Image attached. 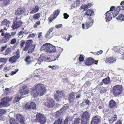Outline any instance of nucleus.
Listing matches in <instances>:
<instances>
[{
  "mask_svg": "<svg viewBox=\"0 0 124 124\" xmlns=\"http://www.w3.org/2000/svg\"><path fill=\"white\" fill-rule=\"evenodd\" d=\"M46 89L44 85L41 84L35 85L32 88L31 95L34 97H37L38 95L43 96L46 93Z\"/></svg>",
  "mask_w": 124,
  "mask_h": 124,
  "instance_id": "f257e3e1",
  "label": "nucleus"
},
{
  "mask_svg": "<svg viewBox=\"0 0 124 124\" xmlns=\"http://www.w3.org/2000/svg\"><path fill=\"white\" fill-rule=\"evenodd\" d=\"M40 50H45L46 52H49L50 53L55 51V46L49 43L44 44Z\"/></svg>",
  "mask_w": 124,
  "mask_h": 124,
  "instance_id": "f03ea898",
  "label": "nucleus"
},
{
  "mask_svg": "<svg viewBox=\"0 0 124 124\" xmlns=\"http://www.w3.org/2000/svg\"><path fill=\"white\" fill-rule=\"evenodd\" d=\"M90 113L87 111L84 112L82 114L81 118V123L82 124H87L88 120L90 118Z\"/></svg>",
  "mask_w": 124,
  "mask_h": 124,
  "instance_id": "7ed1b4c3",
  "label": "nucleus"
},
{
  "mask_svg": "<svg viewBox=\"0 0 124 124\" xmlns=\"http://www.w3.org/2000/svg\"><path fill=\"white\" fill-rule=\"evenodd\" d=\"M21 18L16 17L14 18L12 28L13 29H16L21 26L23 23L21 21Z\"/></svg>",
  "mask_w": 124,
  "mask_h": 124,
  "instance_id": "20e7f679",
  "label": "nucleus"
},
{
  "mask_svg": "<svg viewBox=\"0 0 124 124\" xmlns=\"http://www.w3.org/2000/svg\"><path fill=\"white\" fill-rule=\"evenodd\" d=\"M123 87L121 85H117L113 87L112 92L115 96H117L122 93Z\"/></svg>",
  "mask_w": 124,
  "mask_h": 124,
  "instance_id": "39448f33",
  "label": "nucleus"
},
{
  "mask_svg": "<svg viewBox=\"0 0 124 124\" xmlns=\"http://www.w3.org/2000/svg\"><path fill=\"white\" fill-rule=\"evenodd\" d=\"M29 93V91L26 86L23 85V86L22 89L19 91L18 93V95L20 94L22 97H24L23 95L28 94Z\"/></svg>",
  "mask_w": 124,
  "mask_h": 124,
  "instance_id": "423d86ee",
  "label": "nucleus"
},
{
  "mask_svg": "<svg viewBox=\"0 0 124 124\" xmlns=\"http://www.w3.org/2000/svg\"><path fill=\"white\" fill-rule=\"evenodd\" d=\"M36 120L41 124H43L46 122V118L43 115L38 114L36 115Z\"/></svg>",
  "mask_w": 124,
  "mask_h": 124,
  "instance_id": "0eeeda50",
  "label": "nucleus"
},
{
  "mask_svg": "<svg viewBox=\"0 0 124 124\" xmlns=\"http://www.w3.org/2000/svg\"><path fill=\"white\" fill-rule=\"evenodd\" d=\"M55 103V102L53 99L48 98L46 101L45 105L48 107L51 108L54 106Z\"/></svg>",
  "mask_w": 124,
  "mask_h": 124,
  "instance_id": "6e6552de",
  "label": "nucleus"
},
{
  "mask_svg": "<svg viewBox=\"0 0 124 124\" xmlns=\"http://www.w3.org/2000/svg\"><path fill=\"white\" fill-rule=\"evenodd\" d=\"M32 40H29L26 42L25 47L24 48L23 50L26 51L28 50V48H31L32 49L34 48L35 46L32 44Z\"/></svg>",
  "mask_w": 124,
  "mask_h": 124,
  "instance_id": "1a4fd4ad",
  "label": "nucleus"
},
{
  "mask_svg": "<svg viewBox=\"0 0 124 124\" xmlns=\"http://www.w3.org/2000/svg\"><path fill=\"white\" fill-rule=\"evenodd\" d=\"M98 61H95L94 60L90 58L86 59L85 61V63L86 65L90 66L93 64L94 63L95 64H97Z\"/></svg>",
  "mask_w": 124,
  "mask_h": 124,
  "instance_id": "9d476101",
  "label": "nucleus"
},
{
  "mask_svg": "<svg viewBox=\"0 0 124 124\" xmlns=\"http://www.w3.org/2000/svg\"><path fill=\"white\" fill-rule=\"evenodd\" d=\"M65 94L63 91H56V93L55 94L54 98L57 101H60L61 98L62 96H64Z\"/></svg>",
  "mask_w": 124,
  "mask_h": 124,
  "instance_id": "9b49d317",
  "label": "nucleus"
},
{
  "mask_svg": "<svg viewBox=\"0 0 124 124\" xmlns=\"http://www.w3.org/2000/svg\"><path fill=\"white\" fill-rule=\"evenodd\" d=\"M66 107H64L61 108L60 110L57 111L54 113V115L56 118H60L65 112Z\"/></svg>",
  "mask_w": 124,
  "mask_h": 124,
  "instance_id": "f8f14e48",
  "label": "nucleus"
},
{
  "mask_svg": "<svg viewBox=\"0 0 124 124\" xmlns=\"http://www.w3.org/2000/svg\"><path fill=\"white\" fill-rule=\"evenodd\" d=\"M60 13V11L58 10H55L53 13V14L51 15L48 18L49 22L50 23L52 22L53 20L56 18Z\"/></svg>",
  "mask_w": 124,
  "mask_h": 124,
  "instance_id": "ddd939ff",
  "label": "nucleus"
},
{
  "mask_svg": "<svg viewBox=\"0 0 124 124\" xmlns=\"http://www.w3.org/2000/svg\"><path fill=\"white\" fill-rule=\"evenodd\" d=\"M25 108L27 109L30 110L36 109V105L34 102H31L30 103H27L25 105Z\"/></svg>",
  "mask_w": 124,
  "mask_h": 124,
  "instance_id": "4468645a",
  "label": "nucleus"
},
{
  "mask_svg": "<svg viewBox=\"0 0 124 124\" xmlns=\"http://www.w3.org/2000/svg\"><path fill=\"white\" fill-rule=\"evenodd\" d=\"M12 99L9 98L8 97H4L1 99V101L5 106H7L9 105V102Z\"/></svg>",
  "mask_w": 124,
  "mask_h": 124,
  "instance_id": "2eb2a0df",
  "label": "nucleus"
},
{
  "mask_svg": "<svg viewBox=\"0 0 124 124\" xmlns=\"http://www.w3.org/2000/svg\"><path fill=\"white\" fill-rule=\"evenodd\" d=\"M100 121V117L97 116L92 118L91 123L92 124H97L99 123Z\"/></svg>",
  "mask_w": 124,
  "mask_h": 124,
  "instance_id": "dca6fc26",
  "label": "nucleus"
},
{
  "mask_svg": "<svg viewBox=\"0 0 124 124\" xmlns=\"http://www.w3.org/2000/svg\"><path fill=\"white\" fill-rule=\"evenodd\" d=\"M16 118L17 120L20 122L21 124H24V121L23 118V117L22 115L20 114H17L16 116Z\"/></svg>",
  "mask_w": 124,
  "mask_h": 124,
  "instance_id": "f3484780",
  "label": "nucleus"
},
{
  "mask_svg": "<svg viewBox=\"0 0 124 124\" xmlns=\"http://www.w3.org/2000/svg\"><path fill=\"white\" fill-rule=\"evenodd\" d=\"M93 20L91 18H90L88 20H87L85 24L86 26L87 29L89 28L90 27L92 26L93 23Z\"/></svg>",
  "mask_w": 124,
  "mask_h": 124,
  "instance_id": "a211bd4d",
  "label": "nucleus"
},
{
  "mask_svg": "<svg viewBox=\"0 0 124 124\" xmlns=\"http://www.w3.org/2000/svg\"><path fill=\"white\" fill-rule=\"evenodd\" d=\"M105 18L106 19V21L107 22L111 20V14L110 13L109 11L107 12L106 13Z\"/></svg>",
  "mask_w": 124,
  "mask_h": 124,
  "instance_id": "6ab92c4d",
  "label": "nucleus"
},
{
  "mask_svg": "<svg viewBox=\"0 0 124 124\" xmlns=\"http://www.w3.org/2000/svg\"><path fill=\"white\" fill-rule=\"evenodd\" d=\"M10 22L7 20L5 19L1 23V25L3 27H8Z\"/></svg>",
  "mask_w": 124,
  "mask_h": 124,
  "instance_id": "aec40b11",
  "label": "nucleus"
},
{
  "mask_svg": "<svg viewBox=\"0 0 124 124\" xmlns=\"http://www.w3.org/2000/svg\"><path fill=\"white\" fill-rule=\"evenodd\" d=\"M75 94L74 93H72L70 94L69 97V99L70 102H71L75 100L76 98L74 96Z\"/></svg>",
  "mask_w": 124,
  "mask_h": 124,
  "instance_id": "412c9836",
  "label": "nucleus"
},
{
  "mask_svg": "<svg viewBox=\"0 0 124 124\" xmlns=\"http://www.w3.org/2000/svg\"><path fill=\"white\" fill-rule=\"evenodd\" d=\"M116 102L113 100L110 101L109 103V107L111 108H114L116 107Z\"/></svg>",
  "mask_w": 124,
  "mask_h": 124,
  "instance_id": "4be33fe9",
  "label": "nucleus"
},
{
  "mask_svg": "<svg viewBox=\"0 0 124 124\" xmlns=\"http://www.w3.org/2000/svg\"><path fill=\"white\" fill-rule=\"evenodd\" d=\"M24 12V10L23 8H19L17 9L15 14L17 15H19L23 14Z\"/></svg>",
  "mask_w": 124,
  "mask_h": 124,
  "instance_id": "5701e85b",
  "label": "nucleus"
},
{
  "mask_svg": "<svg viewBox=\"0 0 124 124\" xmlns=\"http://www.w3.org/2000/svg\"><path fill=\"white\" fill-rule=\"evenodd\" d=\"M116 59L113 57H108L106 61V62L107 63H112L113 62L116 61Z\"/></svg>",
  "mask_w": 124,
  "mask_h": 124,
  "instance_id": "b1692460",
  "label": "nucleus"
},
{
  "mask_svg": "<svg viewBox=\"0 0 124 124\" xmlns=\"http://www.w3.org/2000/svg\"><path fill=\"white\" fill-rule=\"evenodd\" d=\"M102 81L103 84L106 85L108 84L111 82L110 78L109 77L103 79Z\"/></svg>",
  "mask_w": 124,
  "mask_h": 124,
  "instance_id": "393cba45",
  "label": "nucleus"
},
{
  "mask_svg": "<svg viewBox=\"0 0 124 124\" xmlns=\"http://www.w3.org/2000/svg\"><path fill=\"white\" fill-rule=\"evenodd\" d=\"M117 118V116L116 115L112 117L109 120V123L112 124L115 122Z\"/></svg>",
  "mask_w": 124,
  "mask_h": 124,
  "instance_id": "a878e982",
  "label": "nucleus"
},
{
  "mask_svg": "<svg viewBox=\"0 0 124 124\" xmlns=\"http://www.w3.org/2000/svg\"><path fill=\"white\" fill-rule=\"evenodd\" d=\"M18 59L16 56H14L9 59V61L10 62L13 63L16 62Z\"/></svg>",
  "mask_w": 124,
  "mask_h": 124,
  "instance_id": "bb28decb",
  "label": "nucleus"
},
{
  "mask_svg": "<svg viewBox=\"0 0 124 124\" xmlns=\"http://www.w3.org/2000/svg\"><path fill=\"white\" fill-rule=\"evenodd\" d=\"M39 8L38 6H36L35 8L31 10L30 12V13L34 14L38 12L39 10Z\"/></svg>",
  "mask_w": 124,
  "mask_h": 124,
  "instance_id": "cd10ccee",
  "label": "nucleus"
},
{
  "mask_svg": "<svg viewBox=\"0 0 124 124\" xmlns=\"http://www.w3.org/2000/svg\"><path fill=\"white\" fill-rule=\"evenodd\" d=\"M31 57L30 56H27L25 60L26 62V64L28 65L31 63L32 61L30 60Z\"/></svg>",
  "mask_w": 124,
  "mask_h": 124,
  "instance_id": "c85d7f7f",
  "label": "nucleus"
},
{
  "mask_svg": "<svg viewBox=\"0 0 124 124\" xmlns=\"http://www.w3.org/2000/svg\"><path fill=\"white\" fill-rule=\"evenodd\" d=\"M6 111L4 109H0V120H2V115L6 113Z\"/></svg>",
  "mask_w": 124,
  "mask_h": 124,
  "instance_id": "c756f323",
  "label": "nucleus"
},
{
  "mask_svg": "<svg viewBox=\"0 0 124 124\" xmlns=\"http://www.w3.org/2000/svg\"><path fill=\"white\" fill-rule=\"evenodd\" d=\"M12 37L10 35V33H6L5 36V39L6 40V42H7Z\"/></svg>",
  "mask_w": 124,
  "mask_h": 124,
  "instance_id": "7c9ffc66",
  "label": "nucleus"
},
{
  "mask_svg": "<svg viewBox=\"0 0 124 124\" xmlns=\"http://www.w3.org/2000/svg\"><path fill=\"white\" fill-rule=\"evenodd\" d=\"M22 98V97L21 96L20 94L18 95L17 93V95L15 97V99L14 101V102H18Z\"/></svg>",
  "mask_w": 124,
  "mask_h": 124,
  "instance_id": "2f4dec72",
  "label": "nucleus"
},
{
  "mask_svg": "<svg viewBox=\"0 0 124 124\" xmlns=\"http://www.w3.org/2000/svg\"><path fill=\"white\" fill-rule=\"evenodd\" d=\"M94 13L93 11L92 10L89 9L86 12V14L88 16H90L92 14Z\"/></svg>",
  "mask_w": 124,
  "mask_h": 124,
  "instance_id": "473e14b6",
  "label": "nucleus"
},
{
  "mask_svg": "<svg viewBox=\"0 0 124 124\" xmlns=\"http://www.w3.org/2000/svg\"><path fill=\"white\" fill-rule=\"evenodd\" d=\"M62 122V119L59 118L57 120L55 121L53 124H61Z\"/></svg>",
  "mask_w": 124,
  "mask_h": 124,
  "instance_id": "72a5a7b5",
  "label": "nucleus"
},
{
  "mask_svg": "<svg viewBox=\"0 0 124 124\" xmlns=\"http://www.w3.org/2000/svg\"><path fill=\"white\" fill-rule=\"evenodd\" d=\"M40 13H37L33 16V18L34 19L36 20L40 17Z\"/></svg>",
  "mask_w": 124,
  "mask_h": 124,
  "instance_id": "f704fd0d",
  "label": "nucleus"
},
{
  "mask_svg": "<svg viewBox=\"0 0 124 124\" xmlns=\"http://www.w3.org/2000/svg\"><path fill=\"white\" fill-rule=\"evenodd\" d=\"M11 48H10L8 47L5 50V52L4 54L6 55H8L11 53Z\"/></svg>",
  "mask_w": 124,
  "mask_h": 124,
  "instance_id": "c9c22d12",
  "label": "nucleus"
},
{
  "mask_svg": "<svg viewBox=\"0 0 124 124\" xmlns=\"http://www.w3.org/2000/svg\"><path fill=\"white\" fill-rule=\"evenodd\" d=\"M80 121V118H76L73 122V124H78Z\"/></svg>",
  "mask_w": 124,
  "mask_h": 124,
  "instance_id": "e433bc0d",
  "label": "nucleus"
},
{
  "mask_svg": "<svg viewBox=\"0 0 124 124\" xmlns=\"http://www.w3.org/2000/svg\"><path fill=\"white\" fill-rule=\"evenodd\" d=\"M44 57L43 56H40L38 59V63L39 64H40L44 61Z\"/></svg>",
  "mask_w": 124,
  "mask_h": 124,
  "instance_id": "4c0bfd02",
  "label": "nucleus"
},
{
  "mask_svg": "<svg viewBox=\"0 0 124 124\" xmlns=\"http://www.w3.org/2000/svg\"><path fill=\"white\" fill-rule=\"evenodd\" d=\"M10 2L9 0H7L3 1V5L4 6H7L9 4Z\"/></svg>",
  "mask_w": 124,
  "mask_h": 124,
  "instance_id": "58836bf2",
  "label": "nucleus"
},
{
  "mask_svg": "<svg viewBox=\"0 0 124 124\" xmlns=\"http://www.w3.org/2000/svg\"><path fill=\"white\" fill-rule=\"evenodd\" d=\"M116 19L118 20H120L122 21L124 20V17L123 15L122 14L120 15L118 17L116 18Z\"/></svg>",
  "mask_w": 124,
  "mask_h": 124,
  "instance_id": "ea45409f",
  "label": "nucleus"
},
{
  "mask_svg": "<svg viewBox=\"0 0 124 124\" xmlns=\"http://www.w3.org/2000/svg\"><path fill=\"white\" fill-rule=\"evenodd\" d=\"M16 56L18 59L20 57V51L18 50L16 52V55H14Z\"/></svg>",
  "mask_w": 124,
  "mask_h": 124,
  "instance_id": "a19ab883",
  "label": "nucleus"
},
{
  "mask_svg": "<svg viewBox=\"0 0 124 124\" xmlns=\"http://www.w3.org/2000/svg\"><path fill=\"white\" fill-rule=\"evenodd\" d=\"M70 117H67L64 121V124H68V121L70 120Z\"/></svg>",
  "mask_w": 124,
  "mask_h": 124,
  "instance_id": "79ce46f5",
  "label": "nucleus"
},
{
  "mask_svg": "<svg viewBox=\"0 0 124 124\" xmlns=\"http://www.w3.org/2000/svg\"><path fill=\"white\" fill-rule=\"evenodd\" d=\"M118 13V11L116 10L113 13V16L114 17L116 16Z\"/></svg>",
  "mask_w": 124,
  "mask_h": 124,
  "instance_id": "37998d69",
  "label": "nucleus"
},
{
  "mask_svg": "<svg viewBox=\"0 0 124 124\" xmlns=\"http://www.w3.org/2000/svg\"><path fill=\"white\" fill-rule=\"evenodd\" d=\"M23 33L22 31H20L18 34L19 37L22 38L23 37Z\"/></svg>",
  "mask_w": 124,
  "mask_h": 124,
  "instance_id": "c03bdc74",
  "label": "nucleus"
},
{
  "mask_svg": "<svg viewBox=\"0 0 124 124\" xmlns=\"http://www.w3.org/2000/svg\"><path fill=\"white\" fill-rule=\"evenodd\" d=\"M25 43V41L24 40H22L20 42V45L21 47H23Z\"/></svg>",
  "mask_w": 124,
  "mask_h": 124,
  "instance_id": "a18cd8bd",
  "label": "nucleus"
},
{
  "mask_svg": "<svg viewBox=\"0 0 124 124\" xmlns=\"http://www.w3.org/2000/svg\"><path fill=\"white\" fill-rule=\"evenodd\" d=\"M107 91V89L106 88H104L102 89L100 91L101 93H104L106 92Z\"/></svg>",
  "mask_w": 124,
  "mask_h": 124,
  "instance_id": "49530a36",
  "label": "nucleus"
},
{
  "mask_svg": "<svg viewBox=\"0 0 124 124\" xmlns=\"http://www.w3.org/2000/svg\"><path fill=\"white\" fill-rule=\"evenodd\" d=\"M7 45H6L4 46H3L1 47L0 49L1 52H2L7 47Z\"/></svg>",
  "mask_w": 124,
  "mask_h": 124,
  "instance_id": "de8ad7c7",
  "label": "nucleus"
},
{
  "mask_svg": "<svg viewBox=\"0 0 124 124\" xmlns=\"http://www.w3.org/2000/svg\"><path fill=\"white\" fill-rule=\"evenodd\" d=\"M10 124H18V123L15 122L14 119H11L10 120Z\"/></svg>",
  "mask_w": 124,
  "mask_h": 124,
  "instance_id": "09e8293b",
  "label": "nucleus"
},
{
  "mask_svg": "<svg viewBox=\"0 0 124 124\" xmlns=\"http://www.w3.org/2000/svg\"><path fill=\"white\" fill-rule=\"evenodd\" d=\"M34 48L32 49L31 48H28V50H29L28 51V53L29 54H31L32 52L34 50Z\"/></svg>",
  "mask_w": 124,
  "mask_h": 124,
  "instance_id": "8fccbe9b",
  "label": "nucleus"
},
{
  "mask_svg": "<svg viewBox=\"0 0 124 124\" xmlns=\"http://www.w3.org/2000/svg\"><path fill=\"white\" fill-rule=\"evenodd\" d=\"M92 5V4L91 3H88L87 5L85 6L84 9H85L86 8H89Z\"/></svg>",
  "mask_w": 124,
  "mask_h": 124,
  "instance_id": "3c124183",
  "label": "nucleus"
},
{
  "mask_svg": "<svg viewBox=\"0 0 124 124\" xmlns=\"http://www.w3.org/2000/svg\"><path fill=\"white\" fill-rule=\"evenodd\" d=\"M84 58L83 57V56L80 55L79 57V60L80 62L83 61L84 60Z\"/></svg>",
  "mask_w": 124,
  "mask_h": 124,
  "instance_id": "603ef678",
  "label": "nucleus"
},
{
  "mask_svg": "<svg viewBox=\"0 0 124 124\" xmlns=\"http://www.w3.org/2000/svg\"><path fill=\"white\" fill-rule=\"evenodd\" d=\"M18 69H16L15 70V71H13L11 72V75H13L16 74L17 72L18 71Z\"/></svg>",
  "mask_w": 124,
  "mask_h": 124,
  "instance_id": "864d4df0",
  "label": "nucleus"
},
{
  "mask_svg": "<svg viewBox=\"0 0 124 124\" xmlns=\"http://www.w3.org/2000/svg\"><path fill=\"white\" fill-rule=\"evenodd\" d=\"M16 41V40L15 39H13L11 41L10 43L12 44H15Z\"/></svg>",
  "mask_w": 124,
  "mask_h": 124,
  "instance_id": "5fc2aeb1",
  "label": "nucleus"
},
{
  "mask_svg": "<svg viewBox=\"0 0 124 124\" xmlns=\"http://www.w3.org/2000/svg\"><path fill=\"white\" fill-rule=\"evenodd\" d=\"M63 15L64 16V18L66 19H67L69 16V15L66 13H64Z\"/></svg>",
  "mask_w": 124,
  "mask_h": 124,
  "instance_id": "6e6d98bb",
  "label": "nucleus"
},
{
  "mask_svg": "<svg viewBox=\"0 0 124 124\" xmlns=\"http://www.w3.org/2000/svg\"><path fill=\"white\" fill-rule=\"evenodd\" d=\"M120 5L122 6V10H123L124 9V1H122L120 3Z\"/></svg>",
  "mask_w": 124,
  "mask_h": 124,
  "instance_id": "4d7b16f0",
  "label": "nucleus"
},
{
  "mask_svg": "<svg viewBox=\"0 0 124 124\" xmlns=\"http://www.w3.org/2000/svg\"><path fill=\"white\" fill-rule=\"evenodd\" d=\"M59 68L58 66L55 65L52 66V69L53 70L58 69Z\"/></svg>",
  "mask_w": 124,
  "mask_h": 124,
  "instance_id": "13d9d810",
  "label": "nucleus"
},
{
  "mask_svg": "<svg viewBox=\"0 0 124 124\" xmlns=\"http://www.w3.org/2000/svg\"><path fill=\"white\" fill-rule=\"evenodd\" d=\"M62 24H60L56 25L55 27L57 28H59L62 27Z\"/></svg>",
  "mask_w": 124,
  "mask_h": 124,
  "instance_id": "bf43d9fd",
  "label": "nucleus"
},
{
  "mask_svg": "<svg viewBox=\"0 0 124 124\" xmlns=\"http://www.w3.org/2000/svg\"><path fill=\"white\" fill-rule=\"evenodd\" d=\"M35 37V35L34 34H31L29 35L28 37L29 38H34Z\"/></svg>",
  "mask_w": 124,
  "mask_h": 124,
  "instance_id": "052dcab7",
  "label": "nucleus"
},
{
  "mask_svg": "<svg viewBox=\"0 0 124 124\" xmlns=\"http://www.w3.org/2000/svg\"><path fill=\"white\" fill-rule=\"evenodd\" d=\"M6 58H1L0 59V62H5V61L6 60Z\"/></svg>",
  "mask_w": 124,
  "mask_h": 124,
  "instance_id": "680f3d73",
  "label": "nucleus"
},
{
  "mask_svg": "<svg viewBox=\"0 0 124 124\" xmlns=\"http://www.w3.org/2000/svg\"><path fill=\"white\" fill-rule=\"evenodd\" d=\"M10 35L12 38L16 34V32H12L11 33H10Z\"/></svg>",
  "mask_w": 124,
  "mask_h": 124,
  "instance_id": "e2e57ef3",
  "label": "nucleus"
},
{
  "mask_svg": "<svg viewBox=\"0 0 124 124\" xmlns=\"http://www.w3.org/2000/svg\"><path fill=\"white\" fill-rule=\"evenodd\" d=\"M5 106L3 102H0V108L5 107Z\"/></svg>",
  "mask_w": 124,
  "mask_h": 124,
  "instance_id": "0e129e2a",
  "label": "nucleus"
},
{
  "mask_svg": "<svg viewBox=\"0 0 124 124\" xmlns=\"http://www.w3.org/2000/svg\"><path fill=\"white\" fill-rule=\"evenodd\" d=\"M115 9V7L113 6H111L110 8L109 11V12H110V11H113V10H114Z\"/></svg>",
  "mask_w": 124,
  "mask_h": 124,
  "instance_id": "69168bd1",
  "label": "nucleus"
},
{
  "mask_svg": "<svg viewBox=\"0 0 124 124\" xmlns=\"http://www.w3.org/2000/svg\"><path fill=\"white\" fill-rule=\"evenodd\" d=\"M103 51L102 50H100L98 52H97V55H99V54H102V53Z\"/></svg>",
  "mask_w": 124,
  "mask_h": 124,
  "instance_id": "338daca9",
  "label": "nucleus"
},
{
  "mask_svg": "<svg viewBox=\"0 0 124 124\" xmlns=\"http://www.w3.org/2000/svg\"><path fill=\"white\" fill-rule=\"evenodd\" d=\"M50 32L47 31V32L46 35L45 36V37L46 38H47L48 37V36L49 35V34H50Z\"/></svg>",
  "mask_w": 124,
  "mask_h": 124,
  "instance_id": "774afa93",
  "label": "nucleus"
}]
</instances>
